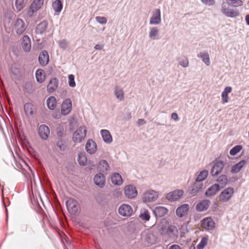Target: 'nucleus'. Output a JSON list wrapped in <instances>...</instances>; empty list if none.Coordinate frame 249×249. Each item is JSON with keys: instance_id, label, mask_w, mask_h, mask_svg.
Instances as JSON below:
<instances>
[{"instance_id": "40", "label": "nucleus", "mask_w": 249, "mask_h": 249, "mask_svg": "<svg viewBox=\"0 0 249 249\" xmlns=\"http://www.w3.org/2000/svg\"><path fill=\"white\" fill-rule=\"evenodd\" d=\"M47 105L50 109H54L56 105V100L55 98L54 97L51 96L48 98L47 100Z\"/></svg>"}, {"instance_id": "63", "label": "nucleus", "mask_w": 249, "mask_h": 249, "mask_svg": "<svg viewBox=\"0 0 249 249\" xmlns=\"http://www.w3.org/2000/svg\"><path fill=\"white\" fill-rule=\"evenodd\" d=\"M246 21L247 24L249 25V15H247L246 16Z\"/></svg>"}, {"instance_id": "49", "label": "nucleus", "mask_w": 249, "mask_h": 249, "mask_svg": "<svg viewBox=\"0 0 249 249\" xmlns=\"http://www.w3.org/2000/svg\"><path fill=\"white\" fill-rule=\"evenodd\" d=\"M15 5L18 11H21L25 6L24 0H16Z\"/></svg>"}, {"instance_id": "2", "label": "nucleus", "mask_w": 249, "mask_h": 249, "mask_svg": "<svg viewBox=\"0 0 249 249\" xmlns=\"http://www.w3.org/2000/svg\"><path fill=\"white\" fill-rule=\"evenodd\" d=\"M87 128L85 126H80L73 133L72 141L75 143H80L84 141L87 135Z\"/></svg>"}, {"instance_id": "56", "label": "nucleus", "mask_w": 249, "mask_h": 249, "mask_svg": "<svg viewBox=\"0 0 249 249\" xmlns=\"http://www.w3.org/2000/svg\"><path fill=\"white\" fill-rule=\"evenodd\" d=\"M171 118L175 120V121H178L179 120V118L178 115L177 113L174 112L171 114Z\"/></svg>"}, {"instance_id": "26", "label": "nucleus", "mask_w": 249, "mask_h": 249, "mask_svg": "<svg viewBox=\"0 0 249 249\" xmlns=\"http://www.w3.org/2000/svg\"><path fill=\"white\" fill-rule=\"evenodd\" d=\"M72 102L70 99L67 98L63 101V115L68 114L71 110Z\"/></svg>"}, {"instance_id": "33", "label": "nucleus", "mask_w": 249, "mask_h": 249, "mask_svg": "<svg viewBox=\"0 0 249 249\" xmlns=\"http://www.w3.org/2000/svg\"><path fill=\"white\" fill-rule=\"evenodd\" d=\"M112 183L114 185H120L123 183L121 176L118 173H114L111 177Z\"/></svg>"}, {"instance_id": "62", "label": "nucleus", "mask_w": 249, "mask_h": 249, "mask_svg": "<svg viewBox=\"0 0 249 249\" xmlns=\"http://www.w3.org/2000/svg\"><path fill=\"white\" fill-rule=\"evenodd\" d=\"M59 207H60V209L59 210H58L57 208H56V213L57 214V215L58 216L59 215V212H62V209L61 208V207L60 205V204L59 203Z\"/></svg>"}, {"instance_id": "46", "label": "nucleus", "mask_w": 249, "mask_h": 249, "mask_svg": "<svg viewBox=\"0 0 249 249\" xmlns=\"http://www.w3.org/2000/svg\"><path fill=\"white\" fill-rule=\"evenodd\" d=\"M179 65L183 68H187L189 66V60L186 56H182L178 58Z\"/></svg>"}, {"instance_id": "28", "label": "nucleus", "mask_w": 249, "mask_h": 249, "mask_svg": "<svg viewBox=\"0 0 249 249\" xmlns=\"http://www.w3.org/2000/svg\"><path fill=\"white\" fill-rule=\"evenodd\" d=\"M48 27V22L44 20L38 24L36 28L35 32L38 34H42L44 33Z\"/></svg>"}, {"instance_id": "38", "label": "nucleus", "mask_w": 249, "mask_h": 249, "mask_svg": "<svg viewBox=\"0 0 249 249\" xmlns=\"http://www.w3.org/2000/svg\"><path fill=\"white\" fill-rule=\"evenodd\" d=\"M159 30L157 27H153L150 28L149 36L152 40L158 39Z\"/></svg>"}, {"instance_id": "51", "label": "nucleus", "mask_w": 249, "mask_h": 249, "mask_svg": "<svg viewBox=\"0 0 249 249\" xmlns=\"http://www.w3.org/2000/svg\"><path fill=\"white\" fill-rule=\"evenodd\" d=\"M68 84L70 87L74 88L76 86L74 81V76L73 74H70L68 76Z\"/></svg>"}, {"instance_id": "57", "label": "nucleus", "mask_w": 249, "mask_h": 249, "mask_svg": "<svg viewBox=\"0 0 249 249\" xmlns=\"http://www.w3.org/2000/svg\"><path fill=\"white\" fill-rule=\"evenodd\" d=\"M146 124V121L143 119H139L137 121V124L139 126L142 125Z\"/></svg>"}, {"instance_id": "58", "label": "nucleus", "mask_w": 249, "mask_h": 249, "mask_svg": "<svg viewBox=\"0 0 249 249\" xmlns=\"http://www.w3.org/2000/svg\"><path fill=\"white\" fill-rule=\"evenodd\" d=\"M231 90H232V89L231 87H226L224 89V90L223 92L228 94L229 93H230L231 91Z\"/></svg>"}, {"instance_id": "34", "label": "nucleus", "mask_w": 249, "mask_h": 249, "mask_svg": "<svg viewBox=\"0 0 249 249\" xmlns=\"http://www.w3.org/2000/svg\"><path fill=\"white\" fill-rule=\"evenodd\" d=\"M246 163V161L245 160H241L232 167L231 172L232 173H237L239 172L245 165Z\"/></svg>"}, {"instance_id": "50", "label": "nucleus", "mask_w": 249, "mask_h": 249, "mask_svg": "<svg viewBox=\"0 0 249 249\" xmlns=\"http://www.w3.org/2000/svg\"><path fill=\"white\" fill-rule=\"evenodd\" d=\"M242 149V146L241 145H237L233 147L231 149L230 153L231 155H235Z\"/></svg>"}, {"instance_id": "44", "label": "nucleus", "mask_w": 249, "mask_h": 249, "mask_svg": "<svg viewBox=\"0 0 249 249\" xmlns=\"http://www.w3.org/2000/svg\"><path fill=\"white\" fill-rule=\"evenodd\" d=\"M145 240L149 244H154L157 242V238L153 233L149 232L146 236Z\"/></svg>"}, {"instance_id": "55", "label": "nucleus", "mask_w": 249, "mask_h": 249, "mask_svg": "<svg viewBox=\"0 0 249 249\" xmlns=\"http://www.w3.org/2000/svg\"><path fill=\"white\" fill-rule=\"evenodd\" d=\"M221 96L223 104H225L228 102L229 97L228 94H226V93L222 92Z\"/></svg>"}, {"instance_id": "19", "label": "nucleus", "mask_w": 249, "mask_h": 249, "mask_svg": "<svg viewBox=\"0 0 249 249\" xmlns=\"http://www.w3.org/2000/svg\"><path fill=\"white\" fill-rule=\"evenodd\" d=\"M189 206L188 204H183L180 205L176 210V214L180 218L186 215L189 210Z\"/></svg>"}, {"instance_id": "20", "label": "nucleus", "mask_w": 249, "mask_h": 249, "mask_svg": "<svg viewBox=\"0 0 249 249\" xmlns=\"http://www.w3.org/2000/svg\"><path fill=\"white\" fill-rule=\"evenodd\" d=\"M38 60L41 65L46 66L49 62V56L46 51H42L39 54Z\"/></svg>"}, {"instance_id": "61", "label": "nucleus", "mask_w": 249, "mask_h": 249, "mask_svg": "<svg viewBox=\"0 0 249 249\" xmlns=\"http://www.w3.org/2000/svg\"><path fill=\"white\" fill-rule=\"evenodd\" d=\"M63 245L64 244V240H65L66 243H68L69 238L66 236V235L65 234V233L64 232H63Z\"/></svg>"}, {"instance_id": "39", "label": "nucleus", "mask_w": 249, "mask_h": 249, "mask_svg": "<svg viewBox=\"0 0 249 249\" xmlns=\"http://www.w3.org/2000/svg\"><path fill=\"white\" fill-rule=\"evenodd\" d=\"M78 162L81 166H84L87 162V158L85 152H80L78 155Z\"/></svg>"}, {"instance_id": "7", "label": "nucleus", "mask_w": 249, "mask_h": 249, "mask_svg": "<svg viewBox=\"0 0 249 249\" xmlns=\"http://www.w3.org/2000/svg\"><path fill=\"white\" fill-rule=\"evenodd\" d=\"M110 169L109 165L106 160H102L99 161L97 166V170L99 173L106 175L109 173Z\"/></svg>"}, {"instance_id": "12", "label": "nucleus", "mask_w": 249, "mask_h": 249, "mask_svg": "<svg viewBox=\"0 0 249 249\" xmlns=\"http://www.w3.org/2000/svg\"><path fill=\"white\" fill-rule=\"evenodd\" d=\"M118 212L122 216H129L132 214L133 210L130 205L123 204L120 206Z\"/></svg>"}, {"instance_id": "4", "label": "nucleus", "mask_w": 249, "mask_h": 249, "mask_svg": "<svg viewBox=\"0 0 249 249\" xmlns=\"http://www.w3.org/2000/svg\"><path fill=\"white\" fill-rule=\"evenodd\" d=\"M43 1L44 0H34L27 12V16L29 17H33L41 8Z\"/></svg>"}, {"instance_id": "41", "label": "nucleus", "mask_w": 249, "mask_h": 249, "mask_svg": "<svg viewBox=\"0 0 249 249\" xmlns=\"http://www.w3.org/2000/svg\"><path fill=\"white\" fill-rule=\"evenodd\" d=\"M52 7L55 12L59 13L62 9V3L61 0H56L52 3Z\"/></svg>"}, {"instance_id": "35", "label": "nucleus", "mask_w": 249, "mask_h": 249, "mask_svg": "<svg viewBox=\"0 0 249 249\" xmlns=\"http://www.w3.org/2000/svg\"><path fill=\"white\" fill-rule=\"evenodd\" d=\"M197 56L200 58L207 66H208L210 65V56L208 53L200 52L197 54Z\"/></svg>"}, {"instance_id": "21", "label": "nucleus", "mask_w": 249, "mask_h": 249, "mask_svg": "<svg viewBox=\"0 0 249 249\" xmlns=\"http://www.w3.org/2000/svg\"><path fill=\"white\" fill-rule=\"evenodd\" d=\"M219 190V184L215 183L207 190L205 192V195L208 197H211L214 196Z\"/></svg>"}, {"instance_id": "48", "label": "nucleus", "mask_w": 249, "mask_h": 249, "mask_svg": "<svg viewBox=\"0 0 249 249\" xmlns=\"http://www.w3.org/2000/svg\"><path fill=\"white\" fill-rule=\"evenodd\" d=\"M208 240L207 237H203L200 242L197 245V249H203L206 246Z\"/></svg>"}, {"instance_id": "27", "label": "nucleus", "mask_w": 249, "mask_h": 249, "mask_svg": "<svg viewBox=\"0 0 249 249\" xmlns=\"http://www.w3.org/2000/svg\"><path fill=\"white\" fill-rule=\"evenodd\" d=\"M114 94L117 99L122 101L124 98V92L123 89L119 86H116L114 87Z\"/></svg>"}, {"instance_id": "54", "label": "nucleus", "mask_w": 249, "mask_h": 249, "mask_svg": "<svg viewBox=\"0 0 249 249\" xmlns=\"http://www.w3.org/2000/svg\"><path fill=\"white\" fill-rule=\"evenodd\" d=\"M204 4L208 6H212L215 3L214 0H200Z\"/></svg>"}, {"instance_id": "11", "label": "nucleus", "mask_w": 249, "mask_h": 249, "mask_svg": "<svg viewBox=\"0 0 249 249\" xmlns=\"http://www.w3.org/2000/svg\"><path fill=\"white\" fill-rule=\"evenodd\" d=\"M183 193L184 192L182 190H177L168 193L166 195V198L172 201H176L182 196Z\"/></svg>"}, {"instance_id": "24", "label": "nucleus", "mask_w": 249, "mask_h": 249, "mask_svg": "<svg viewBox=\"0 0 249 249\" xmlns=\"http://www.w3.org/2000/svg\"><path fill=\"white\" fill-rule=\"evenodd\" d=\"M100 133L103 138L104 142L107 143L109 144L112 142V136L108 130L102 129L100 131Z\"/></svg>"}, {"instance_id": "30", "label": "nucleus", "mask_w": 249, "mask_h": 249, "mask_svg": "<svg viewBox=\"0 0 249 249\" xmlns=\"http://www.w3.org/2000/svg\"><path fill=\"white\" fill-rule=\"evenodd\" d=\"M24 109L26 115L28 117L33 116L35 113L34 106L31 103H26L24 105Z\"/></svg>"}, {"instance_id": "6", "label": "nucleus", "mask_w": 249, "mask_h": 249, "mask_svg": "<svg viewBox=\"0 0 249 249\" xmlns=\"http://www.w3.org/2000/svg\"><path fill=\"white\" fill-rule=\"evenodd\" d=\"M234 192V189L232 187H228L224 189L219 195V201L222 202H228L232 196Z\"/></svg>"}, {"instance_id": "42", "label": "nucleus", "mask_w": 249, "mask_h": 249, "mask_svg": "<svg viewBox=\"0 0 249 249\" xmlns=\"http://www.w3.org/2000/svg\"><path fill=\"white\" fill-rule=\"evenodd\" d=\"M36 81L38 83H42L45 79L44 71L41 69H38L36 71Z\"/></svg>"}, {"instance_id": "60", "label": "nucleus", "mask_w": 249, "mask_h": 249, "mask_svg": "<svg viewBox=\"0 0 249 249\" xmlns=\"http://www.w3.org/2000/svg\"><path fill=\"white\" fill-rule=\"evenodd\" d=\"M103 45L96 44L94 46V49L97 50H100L103 48Z\"/></svg>"}, {"instance_id": "45", "label": "nucleus", "mask_w": 249, "mask_h": 249, "mask_svg": "<svg viewBox=\"0 0 249 249\" xmlns=\"http://www.w3.org/2000/svg\"><path fill=\"white\" fill-rule=\"evenodd\" d=\"M227 3L232 7H239L243 5V1L241 0H226Z\"/></svg>"}, {"instance_id": "16", "label": "nucleus", "mask_w": 249, "mask_h": 249, "mask_svg": "<svg viewBox=\"0 0 249 249\" xmlns=\"http://www.w3.org/2000/svg\"><path fill=\"white\" fill-rule=\"evenodd\" d=\"M215 223L211 217H206L201 221V226L206 230H212L214 228Z\"/></svg>"}, {"instance_id": "43", "label": "nucleus", "mask_w": 249, "mask_h": 249, "mask_svg": "<svg viewBox=\"0 0 249 249\" xmlns=\"http://www.w3.org/2000/svg\"><path fill=\"white\" fill-rule=\"evenodd\" d=\"M68 122L70 130H73L74 128L77 125V121L75 117L74 116H70L68 119Z\"/></svg>"}, {"instance_id": "14", "label": "nucleus", "mask_w": 249, "mask_h": 249, "mask_svg": "<svg viewBox=\"0 0 249 249\" xmlns=\"http://www.w3.org/2000/svg\"><path fill=\"white\" fill-rule=\"evenodd\" d=\"M161 22V13L160 9H157L153 13L149 21L151 25H158Z\"/></svg>"}, {"instance_id": "32", "label": "nucleus", "mask_w": 249, "mask_h": 249, "mask_svg": "<svg viewBox=\"0 0 249 249\" xmlns=\"http://www.w3.org/2000/svg\"><path fill=\"white\" fill-rule=\"evenodd\" d=\"M208 171L207 170H204L199 173L198 175L196 174V178L195 181L199 183H202V181L204 180L208 175Z\"/></svg>"}, {"instance_id": "1", "label": "nucleus", "mask_w": 249, "mask_h": 249, "mask_svg": "<svg viewBox=\"0 0 249 249\" xmlns=\"http://www.w3.org/2000/svg\"><path fill=\"white\" fill-rule=\"evenodd\" d=\"M159 232L161 235L167 236L168 238L174 241L178 237V231L176 226L170 225L167 227L160 226L159 229Z\"/></svg>"}, {"instance_id": "3", "label": "nucleus", "mask_w": 249, "mask_h": 249, "mask_svg": "<svg viewBox=\"0 0 249 249\" xmlns=\"http://www.w3.org/2000/svg\"><path fill=\"white\" fill-rule=\"evenodd\" d=\"M221 11L225 16L231 18H236L240 14L238 10L228 7L227 4L224 2L221 5Z\"/></svg>"}, {"instance_id": "52", "label": "nucleus", "mask_w": 249, "mask_h": 249, "mask_svg": "<svg viewBox=\"0 0 249 249\" xmlns=\"http://www.w3.org/2000/svg\"><path fill=\"white\" fill-rule=\"evenodd\" d=\"M60 110H56L53 114V117L54 119H59L61 118V115L62 114V104H61L60 107Z\"/></svg>"}, {"instance_id": "31", "label": "nucleus", "mask_w": 249, "mask_h": 249, "mask_svg": "<svg viewBox=\"0 0 249 249\" xmlns=\"http://www.w3.org/2000/svg\"><path fill=\"white\" fill-rule=\"evenodd\" d=\"M203 186V183H199L196 181L191 187L190 194L193 195H196L202 188Z\"/></svg>"}, {"instance_id": "59", "label": "nucleus", "mask_w": 249, "mask_h": 249, "mask_svg": "<svg viewBox=\"0 0 249 249\" xmlns=\"http://www.w3.org/2000/svg\"><path fill=\"white\" fill-rule=\"evenodd\" d=\"M169 249H181V248L178 245L174 244L172 245Z\"/></svg>"}, {"instance_id": "18", "label": "nucleus", "mask_w": 249, "mask_h": 249, "mask_svg": "<svg viewBox=\"0 0 249 249\" xmlns=\"http://www.w3.org/2000/svg\"><path fill=\"white\" fill-rule=\"evenodd\" d=\"M85 149L88 153L94 154L97 150L96 143L91 139L88 140L85 145Z\"/></svg>"}, {"instance_id": "53", "label": "nucleus", "mask_w": 249, "mask_h": 249, "mask_svg": "<svg viewBox=\"0 0 249 249\" xmlns=\"http://www.w3.org/2000/svg\"><path fill=\"white\" fill-rule=\"evenodd\" d=\"M96 20L98 23L101 24H105L107 22V19L105 17H96Z\"/></svg>"}, {"instance_id": "23", "label": "nucleus", "mask_w": 249, "mask_h": 249, "mask_svg": "<svg viewBox=\"0 0 249 249\" xmlns=\"http://www.w3.org/2000/svg\"><path fill=\"white\" fill-rule=\"evenodd\" d=\"M211 202L210 200L205 199L198 203L196 206V210L198 212L206 211L209 208Z\"/></svg>"}, {"instance_id": "25", "label": "nucleus", "mask_w": 249, "mask_h": 249, "mask_svg": "<svg viewBox=\"0 0 249 249\" xmlns=\"http://www.w3.org/2000/svg\"><path fill=\"white\" fill-rule=\"evenodd\" d=\"M168 213V210L161 206L156 207L153 210V213L157 217L164 216Z\"/></svg>"}, {"instance_id": "22", "label": "nucleus", "mask_w": 249, "mask_h": 249, "mask_svg": "<svg viewBox=\"0 0 249 249\" xmlns=\"http://www.w3.org/2000/svg\"><path fill=\"white\" fill-rule=\"evenodd\" d=\"M22 47L25 52H28L31 49V43L29 37L28 36L24 35L22 39Z\"/></svg>"}, {"instance_id": "9", "label": "nucleus", "mask_w": 249, "mask_h": 249, "mask_svg": "<svg viewBox=\"0 0 249 249\" xmlns=\"http://www.w3.org/2000/svg\"><path fill=\"white\" fill-rule=\"evenodd\" d=\"M66 205L68 211L70 213L75 214L78 211L79 207L75 200L72 199H70L66 201Z\"/></svg>"}, {"instance_id": "8", "label": "nucleus", "mask_w": 249, "mask_h": 249, "mask_svg": "<svg viewBox=\"0 0 249 249\" xmlns=\"http://www.w3.org/2000/svg\"><path fill=\"white\" fill-rule=\"evenodd\" d=\"M124 194L127 198L133 199L136 197L138 195V192L134 186L128 185L124 188Z\"/></svg>"}, {"instance_id": "47", "label": "nucleus", "mask_w": 249, "mask_h": 249, "mask_svg": "<svg viewBox=\"0 0 249 249\" xmlns=\"http://www.w3.org/2000/svg\"><path fill=\"white\" fill-rule=\"evenodd\" d=\"M57 133L58 136V138L57 139L56 145L61 150L62 149L61 147L62 146V133L60 130H58V129H57Z\"/></svg>"}, {"instance_id": "17", "label": "nucleus", "mask_w": 249, "mask_h": 249, "mask_svg": "<svg viewBox=\"0 0 249 249\" xmlns=\"http://www.w3.org/2000/svg\"><path fill=\"white\" fill-rule=\"evenodd\" d=\"M38 133L42 139L46 140L50 134L49 128L45 124H41L39 127Z\"/></svg>"}, {"instance_id": "29", "label": "nucleus", "mask_w": 249, "mask_h": 249, "mask_svg": "<svg viewBox=\"0 0 249 249\" xmlns=\"http://www.w3.org/2000/svg\"><path fill=\"white\" fill-rule=\"evenodd\" d=\"M58 80L55 78L52 79L47 86V90L49 92H53L58 87Z\"/></svg>"}, {"instance_id": "64", "label": "nucleus", "mask_w": 249, "mask_h": 249, "mask_svg": "<svg viewBox=\"0 0 249 249\" xmlns=\"http://www.w3.org/2000/svg\"><path fill=\"white\" fill-rule=\"evenodd\" d=\"M190 249H197V247L196 248H195V247L194 246H191L190 248Z\"/></svg>"}, {"instance_id": "13", "label": "nucleus", "mask_w": 249, "mask_h": 249, "mask_svg": "<svg viewBox=\"0 0 249 249\" xmlns=\"http://www.w3.org/2000/svg\"><path fill=\"white\" fill-rule=\"evenodd\" d=\"M15 29L18 35H20L23 33L26 29V26L22 19L18 18L16 20L15 23Z\"/></svg>"}, {"instance_id": "15", "label": "nucleus", "mask_w": 249, "mask_h": 249, "mask_svg": "<svg viewBox=\"0 0 249 249\" xmlns=\"http://www.w3.org/2000/svg\"><path fill=\"white\" fill-rule=\"evenodd\" d=\"M93 181L96 185L100 188H103L106 184L105 175L98 173L94 176Z\"/></svg>"}, {"instance_id": "37", "label": "nucleus", "mask_w": 249, "mask_h": 249, "mask_svg": "<svg viewBox=\"0 0 249 249\" xmlns=\"http://www.w3.org/2000/svg\"><path fill=\"white\" fill-rule=\"evenodd\" d=\"M139 217L141 219L144 221H148L150 219V213L146 209H142L141 210L140 213L139 214Z\"/></svg>"}, {"instance_id": "36", "label": "nucleus", "mask_w": 249, "mask_h": 249, "mask_svg": "<svg viewBox=\"0 0 249 249\" xmlns=\"http://www.w3.org/2000/svg\"><path fill=\"white\" fill-rule=\"evenodd\" d=\"M217 182L219 184L220 187L224 188L228 182V178L225 175L220 176L216 179Z\"/></svg>"}, {"instance_id": "10", "label": "nucleus", "mask_w": 249, "mask_h": 249, "mask_svg": "<svg viewBox=\"0 0 249 249\" xmlns=\"http://www.w3.org/2000/svg\"><path fill=\"white\" fill-rule=\"evenodd\" d=\"M224 165V161L221 160L216 161L212 167L211 171L212 176L214 177L219 175L223 169Z\"/></svg>"}, {"instance_id": "5", "label": "nucleus", "mask_w": 249, "mask_h": 249, "mask_svg": "<svg viewBox=\"0 0 249 249\" xmlns=\"http://www.w3.org/2000/svg\"><path fill=\"white\" fill-rule=\"evenodd\" d=\"M158 196V192L154 190H148L143 194L142 199L144 202H151L156 201Z\"/></svg>"}]
</instances>
